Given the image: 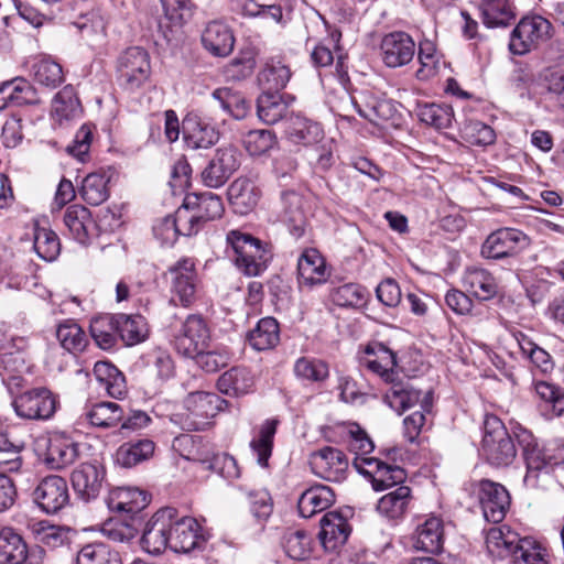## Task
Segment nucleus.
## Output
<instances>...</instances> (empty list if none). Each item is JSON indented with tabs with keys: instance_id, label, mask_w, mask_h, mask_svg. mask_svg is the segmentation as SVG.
Here are the masks:
<instances>
[{
	"instance_id": "nucleus-49",
	"label": "nucleus",
	"mask_w": 564,
	"mask_h": 564,
	"mask_svg": "<svg viewBox=\"0 0 564 564\" xmlns=\"http://www.w3.org/2000/svg\"><path fill=\"white\" fill-rule=\"evenodd\" d=\"M116 318L118 334L126 345L133 346L147 338L148 324L143 316L118 314Z\"/></svg>"
},
{
	"instance_id": "nucleus-50",
	"label": "nucleus",
	"mask_w": 564,
	"mask_h": 564,
	"mask_svg": "<svg viewBox=\"0 0 564 564\" xmlns=\"http://www.w3.org/2000/svg\"><path fill=\"white\" fill-rule=\"evenodd\" d=\"M110 177L105 173H90L82 182L79 194L89 205L98 206L109 197Z\"/></svg>"
},
{
	"instance_id": "nucleus-52",
	"label": "nucleus",
	"mask_w": 564,
	"mask_h": 564,
	"mask_svg": "<svg viewBox=\"0 0 564 564\" xmlns=\"http://www.w3.org/2000/svg\"><path fill=\"white\" fill-rule=\"evenodd\" d=\"M90 334L96 345L104 349H111L117 343V318L116 316L104 315L91 319Z\"/></svg>"
},
{
	"instance_id": "nucleus-43",
	"label": "nucleus",
	"mask_w": 564,
	"mask_h": 564,
	"mask_svg": "<svg viewBox=\"0 0 564 564\" xmlns=\"http://www.w3.org/2000/svg\"><path fill=\"white\" fill-rule=\"evenodd\" d=\"M154 448V443L149 438L126 442L117 449L116 462L126 468L133 467L149 459Z\"/></svg>"
},
{
	"instance_id": "nucleus-61",
	"label": "nucleus",
	"mask_w": 564,
	"mask_h": 564,
	"mask_svg": "<svg viewBox=\"0 0 564 564\" xmlns=\"http://www.w3.org/2000/svg\"><path fill=\"white\" fill-rule=\"evenodd\" d=\"M462 138L473 144L486 147L492 144L496 140L494 129L478 120H468L460 128Z\"/></svg>"
},
{
	"instance_id": "nucleus-32",
	"label": "nucleus",
	"mask_w": 564,
	"mask_h": 564,
	"mask_svg": "<svg viewBox=\"0 0 564 564\" xmlns=\"http://www.w3.org/2000/svg\"><path fill=\"white\" fill-rule=\"evenodd\" d=\"M254 377L251 370L243 366L232 367L217 380L219 392L229 397H241L252 391Z\"/></svg>"
},
{
	"instance_id": "nucleus-64",
	"label": "nucleus",
	"mask_w": 564,
	"mask_h": 564,
	"mask_svg": "<svg viewBox=\"0 0 564 564\" xmlns=\"http://www.w3.org/2000/svg\"><path fill=\"white\" fill-rule=\"evenodd\" d=\"M34 80L46 88H56L64 80L62 66L54 61H40L34 66Z\"/></svg>"
},
{
	"instance_id": "nucleus-60",
	"label": "nucleus",
	"mask_w": 564,
	"mask_h": 564,
	"mask_svg": "<svg viewBox=\"0 0 564 564\" xmlns=\"http://www.w3.org/2000/svg\"><path fill=\"white\" fill-rule=\"evenodd\" d=\"M35 534L39 543L52 550L68 545L72 539L68 528L43 522L39 524Z\"/></svg>"
},
{
	"instance_id": "nucleus-14",
	"label": "nucleus",
	"mask_w": 564,
	"mask_h": 564,
	"mask_svg": "<svg viewBox=\"0 0 564 564\" xmlns=\"http://www.w3.org/2000/svg\"><path fill=\"white\" fill-rule=\"evenodd\" d=\"M313 473L328 481L340 482L348 471L347 456L338 448L325 446L310 455Z\"/></svg>"
},
{
	"instance_id": "nucleus-51",
	"label": "nucleus",
	"mask_w": 564,
	"mask_h": 564,
	"mask_svg": "<svg viewBox=\"0 0 564 564\" xmlns=\"http://www.w3.org/2000/svg\"><path fill=\"white\" fill-rule=\"evenodd\" d=\"M77 564H122L119 552L106 543L84 545L77 554Z\"/></svg>"
},
{
	"instance_id": "nucleus-31",
	"label": "nucleus",
	"mask_w": 564,
	"mask_h": 564,
	"mask_svg": "<svg viewBox=\"0 0 564 564\" xmlns=\"http://www.w3.org/2000/svg\"><path fill=\"white\" fill-rule=\"evenodd\" d=\"M288 139L294 144L312 145L324 138L322 126L300 115H292L285 128Z\"/></svg>"
},
{
	"instance_id": "nucleus-54",
	"label": "nucleus",
	"mask_w": 564,
	"mask_h": 564,
	"mask_svg": "<svg viewBox=\"0 0 564 564\" xmlns=\"http://www.w3.org/2000/svg\"><path fill=\"white\" fill-rule=\"evenodd\" d=\"M276 420H267L260 427L257 438L250 442V447L257 456V463L261 467H268L272 455L273 438L276 433Z\"/></svg>"
},
{
	"instance_id": "nucleus-7",
	"label": "nucleus",
	"mask_w": 564,
	"mask_h": 564,
	"mask_svg": "<svg viewBox=\"0 0 564 564\" xmlns=\"http://www.w3.org/2000/svg\"><path fill=\"white\" fill-rule=\"evenodd\" d=\"M531 243L530 238L516 228H499L484 241L480 254L490 260H502L518 256Z\"/></svg>"
},
{
	"instance_id": "nucleus-39",
	"label": "nucleus",
	"mask_w": 564,
	"mask_h": 564,
	"mask_svg": "<svg viewBox=\"0 0 564 564\" xmlns=\"http://www.w3.org/2000/svg\"><path fill=\"white\" fill-rule=\"evenodd\" d=\"M464 288L475 297L487 301L498 292V284L494 275L481 268H468L463 276Z\"/></svg>"
},
{
	"instance_id": "nucleus-16",
	"label": "nucleus",
	"mask_w": 564,
	"mask_h": 564,
	"mask_svg": "<svg viewBox=\"0 0 564 564\" xmlns=\"http://www.w3.org/2000/svg\"><path fill=\"white\" fill-rule=\"evenodd\" d=\"M182 207L188 209L195 235L207 221L221 217L225 210L221 198L212 192L186 195Z\"/></svg>"
},
{
	"instance_id": "nucleus-11",
	"label": "nucleus",
	"mask_w": 564,
	"mask_h": 564,
	"mask_svg": "<svg viewBox=\"0 0 564 564\" xmlns=\"http://www.w3.org/2000/svg\"><path fill=\"white\" fill-rule=\"evenodd\" d=\"M15 413L26 420H47L56 410V398L46 388H35L13 401Z\"/></svg>"
},
{
	"instance_id": "nucleus-24",
	"label": "nucleus",
	"mask_w": 564,
	"mask_h": 564,
	"mask_svg": "<svg viewBox=\"0 0 564 564\" xmlns=\"http://www.w3.org/2000/svg\"><path fill=\"white\" fill-rule=\"evenodd\" d=\"M202 44L213 56L226 57L234 50L235 36L226 23L215 20L207 23L203 30Z\"/></svg>"
},
{
	"instance_id": "nucleus-62",
	"label": "nucleus",
	"mask_w": 564,
	"mask_h": 564,
	"mask_svg": "<svg viewBox=\"0 0 564 564\" xmlns=\"http://www.w3.org/2000/svg\"><path fill=\"white\" fill-rule=\"evenodd\" d=\"M56 337L62 347L70 352L82 351L87 344L84 330L73 322L61 324L57 327Z\"/></svg>"
},
{
	"instance_id": "nucleus-4",
	"label": "nucleus",
	"mask_w": 564,
	"mask_h": 564,
	"mask_svg": "<svg viewBox=\"0 0 564 564\" xmlns=\"http://www.w3.org/2000/svg\"><path fill=\"white\" fill-rule=\"evenodd\" d=\"M223 400L215 393L191 392L184 400L185 412L180 414L182 427L186 431H204L221 409Z\"/></svg>"
},
{
	"instance_id": "nucleus-38",
	"label": "nucleus",
	"mask_w": 564,
	"mask_h": 564,
	"mask_svg": "<svg viewBox=\"0 0 564 564\" xmlns=\"http://www.w3.org/2000/svg\"><path fill=\"white\" fill-rule=\"evenodd\" d=\"M82 417L95 427L111 429L123 420V409L116 402H97L86 406Z\"/></svg>"
},
{
	"instance_id": "nucleus-58",
	"label": "nucleus",
	"mask_w": 564,
	"mask_h": 564,
	"mask_svg": "<svg viewBox=\"0 0 564 564\" xmlns=\"http://www.w3.org/2000/svg\"><path fill=\"white\" fill-rule=\"evenodd\" d=\"M34 250L45 261H53L61 251V243L57 235L50 228H34Z\"/></svg>"
},
{
	"instance_id": "nucleus-53",
	"label": "nucleus",
	"mask_w": 564,
	"mask_h": 564,
	"mask_svg": "<svg viewBox=\"0 0 564 564\" xmlns=\"http://www.w3.org/2000/svg\"><path fill=\"white\" fill-rule=\"evenodd\" d=\"M512 564H550L549 553L539 542L522 538L511 555Z\"/></svg>"
},
{
	"instance_id": "nucleus-28",
	"label": "nucleus",
	"mask_w": 564,
	"mask_h": 564,
	"mask_svg": "<svg viewBox=\"0 0 564 564\" xmlns=\"http://www.w3.org/2000/svg\"><path fill=\"white\" fill-rule=\"evenodd\" d=\"M351 528L338 512H327L321 519L319 539L325 550L335 551L348 540Z\"/></svg>"
},
{
	"instance_id": "nucleus-55",
	"label": "nucleus",
	"mask_w": 564,
	"mask_h": 564,
	"mask_svg": "<svg viewBox=\"0 0 564 564\" xmlns=\"http://www.w3.org/2000/svg\"><path fill=\"white\" fill-rule=\"evenodd\" d=\"M212 97L219 102L224 111L237 120L243 119L249 111V105L246 99L231 88H217L212 93Z\"/></svg>"
},
{
	"instance_id": "nucleus-3",
	"label": "nucleus",
	"mask_w": 564,
	"mask_h": 564,
	"mask_svg": "<svg viewBox=\"0 0 564 564\" xmlns=\"http://www.w3.org/2000/svg\"><path fill=\"white\" fill-rule=\"evenodd\" d=\"M481 452L486 460L496 467L512 464L517 448L502 421L496 415H486Z\"/></svg>"
},
{
	"instance_id": "nucleus-26",
	"label": "nucleus",
	"mask_w": 564,
	"mask_h": 564,
	"mask_svg": "<svg viewBox=\"0 0 564 564\" xmlns=\"http://www.w3.org/2000/svg\"><path fill=\"white\" fill-rule=\"evenodd\" d=\"M354 106L362 118L376 126L388 121L394 123L399 118L397 104L390 99L368 95L364 96L361 101L355 100Z\"/></svg>"
},
{
	"instance_id": "nucleus-18",
	"label": "nucleus",
	"mask_w": 564,
	"mask_h": 564,
	"mask_svg": "<svg viewBox=\"0 0 564 564\" xmlns=\"http://www.w3.org/2000/svg\"><path fill=\"white\" fill-rule=\"evenodd\" d=\"M33 495L34 500L46 513H56L69 502L67 481L57 475L42 479Z\"/></svg>"
},
{
	"instance_id": "nucleus-34",
	"label": "nucleus",
	"mask_w": 564,
	"mask_h": 564,
	"mask_svg": "<svg viewBox=\"0 0 564 564\" xmlns=\"http://www.w3.org/2000/svg\"><path fill=\"white\" fill-rule=\"evenodd\" d=\"M65 227L69 235L79 243H87L91 231L95 229V221L88 208L74 204L66 208L63 217Z\"/></svg>"
},
{
	"instance_id": "nucleus-45",
	"label": "nucleus",
	"mask_w": 564,
	"mask_h": 564,
	"mask_svg": "<svg viewBox=\"0 0 564 564\" xmlns=\"http://www.w3.org/2000/svg\"><path fill=\"white\" fill-rule=\"evenodd\" d=\"M411 499V488L409 486H398L379 499L377 510L387 518L398 519L405 513Z\"/></svg>"
},
{
	"instance_id": "nucleus-46",
	"label": "nucleus",
	"mask_w": 564,
	"mask_h": 564,
	"mask_svg": "<svg viewBox=\"0 0 564 564\" xmlns=\"http://www.w3.org/2000/svg\"><path fill=\"white\" fill-rule=\"evenodd\" d=\"M291 78L289 66L278 59H269L258 74V83L263 91L279 93Z\"/></svg>"
},
{
	"instance_id": "nucleus-41",
	"label": "nucleus",
	"mask_w": 564,
	"mask_h": 564,
	"mask_svg": "<svg viewBox=\"0 0 564 564\" xmlns=\"http://www.w3.org/2000/svg\"><path fill=\"white\" fill-rule=\"evenodd\" d=\"M249 345L258 351L274 348L280 340L279 323L273 317L261 318L256 327L247 334Z\"/></svg>"
},
{
	"instance_id": "nucleus-57",
	"label": "nucleus",
	"mask_w": 564,
	"mask_h": 564,
	"mask_svg": "<svg viewBox=\"0 0 564 564\" xmlns=\"http://www.w3.org/2000/svg\"><path fill=\"white\" fill-rule=\"evenodd\" d=\"M53 111L59 120H70L80 116V101L72 86H65L55 95Z\"/></svg>"
},
{
	"instance_id": "nucleus-37",
	"label": "nucleus",
	"mask_w": 564,
	"mask_h": 564,
	"mask_svg": "<svg viewBox=\"0 0 564 564\" xmlns=\"http://www.w3.org/2000/svg\"><path fill=\"white\" fill-rule=\"evenodd\" d=\"M78 444L65 436L50 438L45 463L52 469H62L78 458Z\"/></svg>"
},
{
	"instance_id": "nucleus-23",
	"label": "nucleus",
	"mask_w": 564,
	"mask_h": 564,
	"mask_svg": "<svg viewBox=\"0 0 564 564\" xmlns=\"http://www.w3.org/2000/svg\"><path fill=\"white\" fill-rule=\"evenodd\" d=\"M325 260L316 249L305 250L297 260V282L300 288L312 289L327 281Z\"/></svg>"
},
{
	"instance_id": "nucleus-25",
	"label": "nucleus",
	"mask_w": 564,
	"mask_h": 564,
	"mask_svg": "<svg viewBox=\"0 0 564 564\" xmlns=\"http://www.w3.org/2000/svg\"><path fill=\"white\" fill-rule=\"evenodd\" d=\"M386 383L389 384V388L383 394V401L398 414L404 413L420 401L421 391L415 389L404 377L399 375Z\"/></svg>"
},
{
	"instance_id": "nucleus-42",
	"label": "nucleus",
	"mask_w": 564,
	"mask_h": 564,
	"mask_svg": "<svg viewBox=\"0 0 564 564\" xmlns=\"http://www.w3.org/2000/svg\"><path fill=\"white\" fill-rule=\"evenodd\" d=\"M522 538L509 528H491L486 534V547L496 557H511Z\"/></svg>"
},
{
	"instance_id": "nucleus-22",
	"label": "nucleus",
	"mask_w": 564,
	"mask_h": 564,
	"mask_svg": "<svg viewBox=\"0 0 564 564\" xmlns=\"http://www.w3.org/2000/svg\"><path fill=\"white\" fill-rule=\"evenodd\" d=\"M0 564H39L34 552H29L23 538L11 528L0 531Z\"/></svg>"
},
{
	"instance_id": "nucleus-40",
	"label": "nucleus",
	"mask_w": 564,
	"mask_h": 564,
	"mask_svg": "<svg viewBox=\"0 0 564 564\" xmlns=\"http://www.w3.org/2000/svg\"><path fill=\"white\" fill-rule=\"evenodd\" d=\"M282 220L289 226L293 237L300 238L305 231V217L302 209V197L294 191L281 194Z\"/></svg>"
},
{
	"instance_id": "nucleus-10",
	"label": "nucleus",
	"mask_w": 564,
	"mask_h": 564,
	"mask_svg": "<svg viewBox=\"0 0 564 564\" xmlns=\"http://www.w3.org/2000/svg\"><path fill=\"white\" fill-rule=\"evenodd\" d=\"M173 299H177L184 307L196 301L198 275L195 263L189 258H182L167 270Z\"/></svg>"
},
{
	"instance_id": "nucleus-29",
	"label": "nucleus",
	"mask_w": 564,
	"mask_h": 564,
	"mask_svg": "<svg viewBox=\"0 0 564 564\" xmlns=\"http://www.w3.org/2000/svg\"><path fill=\"white\" fill-rule=\"evenodd\" d=\"M106 503L111 511L133 514L148 506L149 497L139 488L117 487L109 491Z\"/></svg>"
},
{
	"instance_id": "nucleus-47",
	"label": "nucleus",
	"mask_w": 564,
	"mask_h": 564,
	"mask_svg": "<svg viewBox=\"0 0 564 564\" xmlns=\"http://www.w3.org/2000/svg\"><path fill=\"white\" fill-rule=\"evenodd\" d=\"M533 388L540 400V406L550 416H561L564 413V389L549 381H534Z\"/></svg>"
},
{
	"instance_id": "nucleus-30",
	"label": "nucleus",
	"mask_w": 564,
	"mask_h": 564,
	"mask_svg": "<svg viewBox=\"0 0 564 564\" xmlns=\"http://www.w3.org/2000/svg\"><path fill=\"white\" fill-rule=\"evenodd\" d=\"M261 191L248 177L236 178L228 187V199L236 213L246 215L258 204Z\"/></svg>"
},
{
	"instance_id": "nucleus-6",
	"label": "nucleus",
	"mask_w": 564,
	"mask_h": 564,
	"mask_svg": "<svg viewBox=\"0 0 564 564\" xmlns=\"http://www.w3.org/2000/svg\"><path fill=\"white\" fill-rule=\"evenodd\" d=\"M242 161L240 150L232 144L219 147L202 171V182L209 188H219L239 170Z\"/></svg>"
},
{
	"instance_id": "nucleus-8",
	"label": "nucleus",
	"mask_w": 564,
	"mask_h": 564,
	"mask_svg": "<svg viewBox=\"0 0 564 564\" xmlns=\"http://www.w3.org/2000/svg\"><path fill=\"white\" fill-rule=\"evenodd\" d=\"M210 332L206 321L197 314H191L173 335V346L177 354L189 358L208 348Z\"/></svg>"
},
{
	"instance_id": "nucleus-36",
	"label": "nucleus",
	"mask_w": 564,
	"mask_h": 564,
	"mask_svg": "<svg viewBox=\"0 0 564 564\" xmlns=\"http://www.w3.org/2000/svg\"><path fill=\"white\" fill-rule=\"evenodd\" d=\"M335 502V494L325 485H316L306 489L297 501V509L303 518H311Z\"/></svg>"
},
{
	"instance_id": "nucleus-17",
	"label": "nucleus",
	"mask_w": 564,
	"mask_h": 564,
	"mask_svg": "<svg viewBox=\"0 0 564 564\" xmlns=\"http://www.w3.org/2000/svg\"><path fill=\"white\" fill-rule=\"evenodd\" d=\"M184 142L192 150L209 149L219 140L218 129L196 112H188L182 121Z\"/></svg>"
},
{
	"instance_id": "nucleus-12",
	"label": "nucleus",
	"mask_w": 564,
	"mask_h": 564,
	"mask_svg": "<svg viewBox=\"0 0 564 564\" xmlns=\"http://www.w3.org/2000/svg\"><path fill=\"white\" fill-rule=\"evenodd\" d=\"M172 518L173 509H161L145 523L140 542L147 553L159 555L171 549Z\"/></svg>"
},
{
	"instance_id": "nucleus-5",
	"label": "nucleus",
	"mask_w": 564,
	"mask_h": 564,
	"mask_svg": "<svg viewBox=\"0 0 564 564\" xmlns=\"http://www.w3.org/2000/svg\"><path fill=\"white\" fill-rule=\"evenodd\" d=\"M551 22L542 15L522 18L510 35L509 50L514 55H523L551 37Z\"/></svg>"
},
{
	"instance_id": "nucleus-35",
	"label": "nucleus",
	"mask_w": 564,
	"mask_h": 564,
	"mask_svg": "<svg viewBox=\"0 0 564 564\" xmlns=\"http://www.w3.org/2000/svg\"><path fill=\"white\" fill-rule=\"evenodd\" d=\"M443 522L437 517H430L419 524L413 536L416 550L436 554L443 550Z\"/></svg>"
},
{
	"instance_id": "nucleus-9",
	"label": "nucleus",
	"mask_w": 564,
	"mask_h": 564,
	"mask_svg": "<svg viewBox=\"0 0 564 564\" xmlns=\"http://www.w3.org/2000/svg\"><path fill=\"white\" fill-rule=\"evenodd\" d=\"M117 70L124 89L132 91L140 88L151 72L148 52L138 46L126 50L118 59Z\"/></svg>"
},
{
	"instance_id": "nucleus-19",
	"label": "nucleus",
	"mask_w": 564,
	"mask_h": 564,
	"mask_svg": "<svg viewBox=\"0 0 564 564\" xmlns=\"http://www.w3.org/2000/svg\"><path fill=\"white\" fill-rule=\"evenodd\" d=\"M383 63L391 68L409 64L415 54V42L405 32L394 31L383 36L381 41Z\"/></svg>"
},
{
	"instance_id": "nucleus-1",
	"label": "nucleus",
	"mask_w": 564,
	"mask_h": 564,
	"mask_svg": "<svg viewBox=\"0 0 564 564\" xmlns=\"http://www.w3.org/2000/svg\"><path fill=\"white\" fill-rule=\"evenodd\" d=\"M513 434L527 465L524 484L529 488H539L550 478L553 467L564 462V445L549 443L540 446L534 435L522 426L516 427Z\"/></svg>"
},
{
	"instance_id": "nucleus-59",
	"label": "nucleus",
	"mask_w": 564,
	"mask_h": 564,
	"mask_svg": "<svg viewBox=\"0 0 564 564\" xmlns=\"http://www.w3.org/2000/svg\"><path fill=\"white\" fill-rule=\"evenodd\" d=\"M294 373L303 380L322 382L328 378L329 369L328 365L321 359L301 357L295 361Z\"/></svg>"
},
{
	"instance_id": "nucleus-21",
	"label": "nucleus",
	"mask_w": 564,
	"mask_h": 564,
	"mask_svg": "<svg viewBox=\"0 0 564 564\" xmlns=\"http://www.w3.org/2000/svg\"><path fill=\"white\" fill-rule=\"evenodd\" d=\"M188 209L178 207L175 214L167 215L156 221L153 234L163 245H174L180 236L191 237L195 235V228L191 225Z\"/></svg>"
},
{
	"instance_id": "nucleus-27",
	"label": "nucleus",
	"mask_w": 564,
	"mask_h": 564,
	"mask_svg": "<svg viewBox=\"0 0 564 564\" xmlns=\"http://www.w3.org/2000/svg\"><path fill=\"white\" fill-rule=\"evenodd\" d=\"M368 358L364 365L373 373L378 375L384 382L393 380L400 373L397 368V355L382 343H370L365 349Z\"/></svg>"
},
{
	"instance_id": "nucleus-20",
	"label": "nucleus",
	"mask_w": 564,
	"mask_h": 564,
	"mask_svg": "<svg viewBox=\"0 0 564 564\" xmlns=\"http://www.w3.org/2000/svg\"><path fill=\"white\" fill-rule=\"evenodd\" d=\"M170 539L171 550L176 553H188L195 549H200L206 542L202 527L192 517H183L177 520L172 518Z\"/></svg>"
},
{
	"instance_id": "nucleus-33",
	"label": "nucleus",
	"mask_w": 564,
	"mask_h": 564,
	"mask_svg": "<svg viewBox=\"0 0 564 564\" xmlns=\"http://www.w3.org/2000/svg\"><path fill=\"white\" fill-rule=\"evenodd\" d=\"M0 100L3 101L0 108L8 105L24 106L36 105L41 102V98L35 87H33L24 78H14L6 82L0 87Z\"/></svg>"
},
{
	"instance_id": "nucleus-15",
	"label": "nucleus",
	"mask_w": 564,
	"mask_h": 564,
	"mask_svg": "<svg viewBox=\"0 0 564 564\" xmlns=\"http://www.w3.org/2000/svg\"><path fill=\"white\" fill-rule=\"evenodd\" d=\"M73 489L77 497L89 502L95 500L106 485V470L98 463H82L70 475Z\"/></svg>"
},
{
	"instance_id": "nucleus-63",
	"label": "nucleus",
	"mask_w": 564,
	"mask_h": 564,
	"mask_svg": "<svg viewBox=\"0 0 564 564\" xmlns=\"http://www.w3.org/2000/svg\"><path fill=\"white\" fill-rule=\"evenodd\" d=\"M276 144L275 134L268 129L251 130L243 138V145L247 152L252 156H259Z\"/></svg>"
},
{
	"instance_id": "nucleus-48",
	"label": "nucleus",
	"mask_w": 564,
	"mask_h": 564,
	"mask_svg": "<svg viewBox=\"0 0 564 564\" xmlns=\"http://www.w3.org/2000/svg\"><path fill=\"white\" fill-rule=\"evenodd\" d=\"M288 104L279 93L263 91L257 100L259 119L267 124H274L286 116Z\"/></svg>"
},
{
	"instance_id": "nucleus-13",
	"label": "nucleus",
	"mask_w": 564,
	"mask_h": 564,
	"mask_svg": "<svg viewBox=\"0 0 564 564\" xmlns=\"http://www.w3.org/2000/svg\"><path fill=\"white\" fill-rule=\"evenodd\" d=\"M478 499L482 514L488 522H501L509 511V491L499 482L481 479L478 484Z\"/></svg>"
},
{
	"instance_id": "nucleus-2",
	"label": "nucleus",
	"mask_w": 564,
	"mask_h": 564,
	"mask_svg": "<svg viewBox=\"0 0 564 564\" xmlns=\"http://www.w3.org/2000/svg\"><path fill=\"white\" fill-rule=\"evenodd\" d=\"M226 241L234 251L236 267L245 275H261L273 258L272 246L250 234L234 229L227 232Z\"/></svg>"
},
{
	"instance_id": "nucleus-44",
	"label": "nucleus",
	"mask_w": 564,
	"mask_h": 564,
	"mask_svg": "<svg viewBox=\"0 0 564 564\" xmlns=\"http://www.w3.org/2000/svg\"><path fill=\"white\" fill-rule=\"evenodd\" d=\"M484 25L500 28L509 25L516 19V12L509 0H481L479 4Z\"/></svg>"
},
{
	"instance_id": "nucleus-56",
	"label": "nucleus",
	"mask_w": 564,
	"mask_h": 564,
	"mask_svg": "<svg viewBox=\"0 0 564 564\" xmlns=\"http://www.w3.org/2000/svg\"><path fill=\"white\" fill-rule=\"evenodd\" d=\"M417 117L421 122L435 129H446L452 126L454 111L448 105L425 104L417 106Z\"/></svg>"
}]
</instances>
